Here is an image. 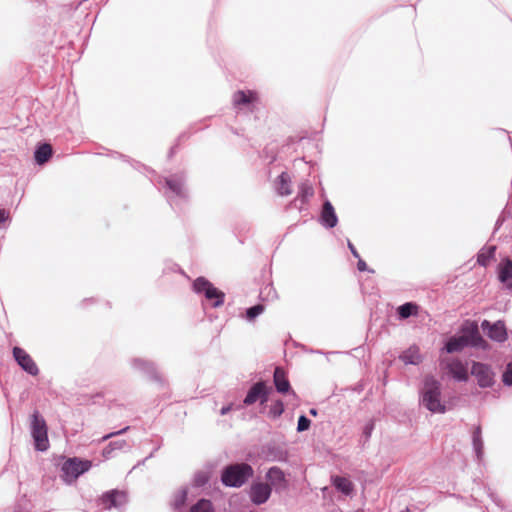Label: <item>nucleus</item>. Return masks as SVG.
Masks as SVG:
<instances>
[{"instance_id":"1","label":"nucleus","mask_w":512,"mask_h":512,"mask_svg":"<svg viewBox=\"0 0 512 512\" xmlns=\"http://www.w3.org/2000/svg\"><path fill=\"white\" fill-rule=\"evenodd\" d=\"M253 473V468L249 464H232L223 470L221 480L225 486L241 487L253 476Z\"/></svg>"},{"instance_id":"2","label":"nucleus","mask_w":512,"mask_h":512,"mask_svg":"<svg viewBox=\"0 0 512 512\" xmlns=\"http://www.w3.org/2000/svg\"><path fill=\"white\" fill-rule=\"evenodd\" d=\"M440 383L433 377H427L423 388V404L433 413H444L446 408L440 400Z\"/></svg>"},{"instance_id":"3","label":"nucleus","mask_w":512,"mask_h":512,"mask_svg":"<svg viewBox=\"0 0 512 512\" xmlns=\"http://www.w3.org/2000/svg\"><path fill=\"white\" fill-rule=\"evenodd\" d=\"M47 432L46 421L38 411H35L31 416V435L34 439L35 447L39 451H45L49 447Z\"/></svg>"},{"instance_id":"4","label":"nucleus","mask_w":512,"mask_h":512,"mask_svg":"<svg viewBox=\"0 0 512 512\" xmlns=\"http://www.w3.org/2000/svg\"><path fill=\"white\" fill-rule=\"evenodd\" d=\"M92 466L89 460H80L78 458H70L62 465L64 480L68 483L77 479L81 474L88 471Z\"/></svg>"},{"instance_id":"5","label":"nucleus","mask_w":512,"mask_h":512,"mask_svg":"<svg viewBox=\"0 0 512 512\" xmlns=\"http://www.w3.org/2000/svg\"><path fill=\"white\" fill-rule=\"evenodd\" d=\"M471 375L477 380L481 388L492 387L495 380V373L490 365L482 362H473L471 366Z\"/></svg>"},{"instance_id":"6","label":"nucleus","mask_w":512,"mask_h":512,"mask_svg":"<svg viewBox=\"0 0 512 512\" xmlns=\"http://www.w3.org/2000/svg\"><path fill=\"white\" fill-rule=\"evenodd\" d=\"M467 344L482 349L488 348V343L479 333L478 325L475 322H467L462 327V335Z\"/></svg>"},{"instance_id":"7","label":"nucleus","mask_w":512,"mask_h":512,"mask_svg":"<svg viewBox=\"0 0 512 512\" xmlns=\"http://www.w3.org/2000/svg\"><path fill=\"white\" fill-rule=\"evenodd\" d=\"M270 390L271 388L268 387L263 381L255 383L248 391L244 399V404L252 405L257 400H260L261 404H264L268 400V394Z\"/></svg>"},{"instance_id":"8","label":"nucleus","mask_w":512,"mask_h":512,"mask_svg":"<svg viewBox=\"0 0 512 512\" xmlns=\"http://www.w3.org/2000/svg\"><path fill=\"white\" fill-rule=\"evenodd\" d=\"M13 356L21 368L30 375L36 376L39 373V369L35 361L24 349L14 347Z\"/></svg>"},{"instance_id":"9","label":"nucleus","mask_w":512,"mask_h":512,"mask_svg":"<svg viewBox=\"0 0 512 512\" xmlns=\"http://www.w3.org/2000/svg\"><path fill=\"white\" fill-rule=\"evenodd\" d=\"M266 479L267 484L271 486V490L282 491L288 487L286 476L279 467H271L266 473Z\"/></svg>"},{"instance_id":"10","label":"nucleus","mask_w":512,"mask_h":512,"mask_svg":"<svg viewBox=\"0 0 512 512\" xmlns=\"http://www.w3.org/2000/svg\"><path fill=\"white\" fill-rule=\"evenodd\" d=\"M271 491V486L267 483H253L250 488V499L256 505L263 504L269 499Z\"/></svg>"},{"instance_id":"11","label":"nucleus","mask_w":512,"mask_h":512,"mask_svg":"<svg viewBox=\"0 0 512 512\" xmlns=\"http://www.w3.org/2000/svg\"><path fill=\"white\" fill-rule=\"evenodd\" d=\"M481 326L484 330H488L487 335L490 339L497 342H504L507 340V331L503 322L498 321L490 324L489 321L484 320Z\"/></svg>"},{"instance_id":"12","label":"nucleus","mask_w":512,"mask_h":512,"mask_svg":"<svg viewBox=\"0 0 512 512\" xmlns=\"http://www.w3.org/2000/svg\"><path fill=\"white\" fill-rule=\"evenodd\" d=\"M449 373L458 381L468 380V371L466 365L459 359H452L447 363Z\"/></svg>"},{"instance_id":"13","label":"nucleus","mask_w":512,"mask_h":512,"mask_svg":"<svg viewBox=\"0 0 512 512\" xmlns=\"http://www.w3.org/2000/svg\"><path fill=\"white\" fill-rule=\"evenodd\" d=\"M274 385L279 393H287L290 390V383L286 372L281 367H276L273 376Z\"/></svg>"},{"instance_id":"14","label":"nucleus","mask_w":512,"mask_h":512,"mask_svg":"<svg viewBox=\"0 0 512 512\" xmlns=\"http://www.w3.org/2000/svg\"><path fill=\"white\" fill-rule=\"evenodd\" d=\"M126 447L127 442L125 440L112 441L102 450V456L105 460L113 459Z\"/></svg>"},{"instance_id":"15","label":"nucleus","mask_w":512,"mask_h":512,"mask_svg":"<svg viewBox=\"0 0 512 512\" xmlns=\"http://www.w3.org/2000/svg\"><path fill=\"white\" fill-rule=\"evenodd\" d=\"M123 497L124 494L122 492L112 490L102 495L100 505H102L104 509H111L112 507L118 506Z\"/></svg>"},{"instance_id":"16","label":"nucleus","mask_w":512,"mask_h":512,"mask_svg":"<svg viewBox=\"0 0 512 512\" xmlns=\"http://www.w3.org/2000/svg\"><path fill=\"white\" fill-rule=\"evenodd\" d=\"M258 100V94L252 90H239L233 95V103L235 106L247 105Z\"/></svg>"},{"instance_id":"17","label":"nucleus","mask_w":512,"mask_h":512,"mask_svg":"<svg viewBox=\"0 0 512 512\" xmlns=\"http://www.w3.org/2000/svg\"><path fill=\"white\" fill-rule=\"evenodd\" d=\"M499 280L512 288V260L505 259L499 264Z\"/></svg>"},{"instance_id":"18","label":"nucleus","mask_w":512,"mask_h":512,"mask_svg":"<svg viewBox=\"0 0 512 512\" xmlns=\"http://www.w3.org/2000/svg\"><path fill=\"white\" fill-rule=\"evenodd\" d=\"M53 155V148L50 144L44 143L38 146L35 151L34 158L38 165L47 163Z\"/></svg>"},{"instance_id":"19","label":"nucleus","mask_w":512,"mask_h":512,"mask_svg":"<svg viewBox=\"0 0 512 512\" xmlns=\"http://www.w3.org/2000/svg\"><path fill=\"white\" fill-rule=\"evenodd\" d=\"M321 218L323 223L330 228L336 226L337 224V216L335 214L332 204L329 201H326L323 205Z\"/></svg>"},{"instance_id":"20","label":"nucleus","mask_w":512,"mask_h":512,"mask_svg":"<svg viewBox=\"0 0 512 512\" xmlns=\"http://www.w3.org/2000/svg\"><path fill=\"white\" fill-rule=\"evenodd\" d=\"M276 189L279 195L287 196L292 193L291 179L286 172H282L277 179Z\"/></svg>"},{"instance_id":"21","label":"nucleus","mask_w":512,"mask_h":512,"mask_svg":"<svg viewBox=\"0 0 512 512\" xmlns=\"http://www.w3.org/2000/svg\"><path fill=\"white\" fill-rule=\"evenodd\" d=\"M400 358L405 364H419L421 362V354L417 347H410Z\"/></svg>"},{"instance_id":"22","label":"nucleus","mask_w":512,"mask_h":512,"mask_svg":"<svg viewBox=\"0 0 512 512\" xmlns=\"http://www.w3.org/2000/svg\"><path fill=\"white\" fill-rule=\"evenodd\" d=\"M466 346H468L466 340L463 338V336H459L450 338L446 343L445 348L448 353H453L463 350V348Z\"/></svg>"},{"instance_id":"23","label":"nucleus","mask_w":512,"mask_h":512,"mask_svg":"<svg viewBox=\"0 0 512 512\" xmlns=\"http://www.w3.org/2000/svg\"><path fill=\"white\" fill-rule=\"evenodd\" d=\"M204 295L208 300L215 299V302L213 304L214 307H219L224 302V293L218 290L216 287H214L213 284L210 286V288L207 289Z\"/></svg>"},{"instance_id":"24","label":"nucleus","mask_w":512,"mask_h":512,"mask_svg":"<svg viewBox=\"0 0 512 512\" xmlns=\"http://www.w3.org/2000/svg\"><path fill=\"white\" fill-rule=\"evenodd\" d=\"M333 484L339 491H341L345 495H349L353 490L352 482L345 477H340V476L334 477Z\"/></svg>"},{"instance_id":"25","label":"nucleus","mask_w":512,"mask_h":512,"mask_svg":"<svg viewBox=\"0 0 512 512\" xmlns=\"http://www.w3.org/2000/svg\"><path fill=\"white\" fill-rule=\"evenodd\" d=\"M418 306L414 303H405L398 308V313L401 318H408L411 315L417 314Z\"/></svg>"},{"instance_id":"26","label":"nucleus","mask_w":512,"mask_h":512,"mask_svg":"<svg viewBox=\"0 0 512 512\" xmlns=\"http://www.w3.org/2000/svg\"><path fill=\"white\" fill-rule=\"evenodd\" d=\"M187 496H188V492L186 489L178 490L173 496L172 506L175 509H180L181 507H183L185 505Z\"/></svg>"},{"instance_id":"27","label":"nucleus","mask_w":512,"mask_h":512,"mask_svg":"<svg viewBox=\"0 0 512 512\" xmlns=\"http://www.w3.org/2000/svg\"><path fill=\"white\" fill-rule=\"evenodd\" d=\"M191 512H214V508L211 501L201 499L191 507Z\"/></svg>"},{"instance_id":"28","label":"nucleus","mask_w":512,"mask_h":512,"mask_svg":"<svg viewBox=\"0 0 512 512\" xmlns=\"http://www.w3.org/2000/svg\"><path fill=\"white\" fill-rule=\"evenodd\" d=\"M211 285L212 283L206 278L198 277L193 283V288L197 293H205Z\"/></svg>"},{"instance_id":"29","label":"nucleus","mask_w":512,"mask_h":512,"mask_svg":"<svg viewBox=\"0 0 512 512\" xmlns=\"http://www.w3.org/2000/svg\"><path fill=\"white\" fill-rule=\"evenodd\" d=\"M284 412V405L281 400L275 401L270 409H269V416L272 418L279 417Z\"/></svg>"},{"instance_id":"30","label":"nucleus","mask_w":512,"mask_h":512,"mask_svg":"<svg viewBox=\"0 0 512 512\" xmlns=\"http://www.w3.org/2000/svg\"><path fill=\"white\" fill-rule=\"evenodd\" d=\"M265 310V306L262 304L255 305L253 307H250L246 311V317L248 320L255 319L258 315L263 313Z\"/></svg>"},{"instance_id":"31","label":"nucleus","mask_w":512,"mask_h":512,"mask_svg":"<svg viewBox=\"0 0 512 512\" xmlns=\"http://www.w3.org/2000/svg\"><path fill=\"white\" fill-rule=\"evenodd\" d=\"M314 191L313 188L307 184H302L300 187L299 195L297 196L296 200L298 198H301L302 202L305 201L306 198L313 196Z\"/></svg>"},{"instance_id":"32","label":"nucleus","mask_w":512,"mask_h":512,"mask_svg":"<svg viewBox=\"0 0 512 512\" xmlns=\"http://www.w3.org/2000/svg\"><path fill=\"white\" fill-rule=\"evenodd\" d=\"M166 184L169 189L177 195L181 194L182 183L177 179H166Z\"/></svg>"},{"instance_id":"33","label":"nucleus","mask_w":512,"mask_h":512,"mask_svg":"<svg viewBox=\"0 0 512 512\" xmlns=\"http://www.w3.org/2000/svg\"><path fill=\"white\" fill-rule=\"evenodd\" d=\"M502 380L506 385H512V361L507 364Z\"/></svg>"},{"instance_id":"34","label":"nucleus","mask_w":512,"mask_h":512,"mask_svg":"<svg viewBox=\"0 0 512 512\" xmlns=\"http://www.w3.org/2000/svg\"><path fill=\"white\" fill-rule=\"evenodd\" d=\"M310 424H311V421L307 417L302 415L298 419L297 430L300 432L305 431L310 427Z\"/></svg>"},{"instance_id":"35","label":"nucleus","mask_w":512,"mask_h":512,"mask_svg":"<svg viewBox=\"0 0 512 512\" xmlns=\"http://www.w3.org/2000/svg\"><path fill=\"white\" fill-rule=\"evenodd\" d=\"M480 436H481V429H480V427H477L473 433V442H474V446L476 447V449H478L481 445Z\"/></svg>"},{"instance_id":"36","label":"nucleus","mask_w":512,"mask_h":512,"mask_svg":"<svg viewBox=\"0 0 512 512\" xmlns=\"http://www.w3.org/2000/svg\"><path fill=\"white\" fill-rule=\"evenodd\" d=\"M208 481V478L205 475H197L195 478V484L197 486H202Z\"/></svg>"},{"instance_id":"37","label":"nucleus","mask_w":512,"mask_h":512,"mask_svg":"<svg viewBox=\"0 0 512 512\" xmlns=\"http://www.w3.org/2000/svg\"><path fill=\"white\" fill-rule=\"evenodd\" d=\"M9 219V212L5 209H0V225Z\"/></svg>"},{"instance_id":"38","label":"nucleus","mask_w":512,"mask_h":512,"mask_svg":"<svg viewBox=\"0 0 512 512\" xmlns=\"http://www.w3.org/2000/svg\"><path fill=\"white\" fill-rule=\"evenodd\" d=\"M357 268L359 271H366L367 270V264L364 260L358 258Z\"/></svg>"},{"instance_id":"39","label":"nucleus","mask_w":512,"mask_h":512,"mask_svg":"<svg viewBox=\"0 0 512 512\" xmlns=\"http://www.w3.org/2000/svg\"><path fill=\"white\" fill-rule=\"evenodd\" d=\"M349 248H350L351 253L353 254L354 257H356V258L360 257L358 251L356 250V248L351 243H349Z\"/></svg>"},{"instance_id":"40","label":"nucleus","mask_w":512,"mask_h":512,"mask_svg":"<svg viewBox=\"0 0 512 512\" xmlns=\"http://www.w3.org/2000/svg\"><path fill=\"white\" fill-rule=\"evenodd\" d=\"M127 429H128V427H126V428H124L123 430L119 431V433H122V432L126 431ZM115 434H118V432H117V433H110V434H108V435L104 436V437H103V440H107V439H109L110 437H112V436H113V435H115Z\"/></svg>"},{"instance_id":"41","label":"nucleus","mask_w":512,"mask_h":512,"mask_svg":"<svg viewBox=\"0 0 512 512\" xmlns=\"http://www.w3.org/2000/svg\"><path fill=\"white\" fill-rule=\"evenodd\" d=\"M230 410H231V406L223 407V408L221 409V414H222V415H225V414H226V413H228Z\"/></svg>"},{"instance_id":"42","label":"nucleus","mask_w":512,"mask_h":512,"mask_svg":"<svg viewBox=\"0 0 512 512\" xmlns=\"http://www.w3.org/2000/svg\"><path fill=\"white\" fill-rule=\"evenodd\" d=\"M310 414L313 415V416H316L317 415L316 409H311L310 410Z\"/></svg>"},{"instance_id":"43","label":"nucleus","mask_w":512,"mask_h":512,"mask_svg":"<svg viewBox=\"0 0 512 512\" xmlns=\"http://www.w3.org/2000/svg\"><path fill=\"white\" fill-rule=\"evenodd\" d=\"M401 512H411L410 509L406 508L404 511Z\"/></svg>"}]
</instances>
